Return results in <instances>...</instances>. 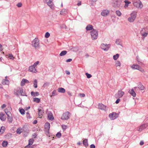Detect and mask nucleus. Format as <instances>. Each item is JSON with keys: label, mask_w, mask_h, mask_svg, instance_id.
Instances as JSON below:
<instances>
[{"label": "nucleus", "mask_w": 148, "mask_h": 148, "mask_svg": "<svg viewBox=\"0 0 148 148\" xmlns=\"http://www.w3.org/2000/svg\"><path fill=\"white\" fill-rule=\"evenodd\" d=\"M6 107V105L5 104H3L1 106V108L3 109Z\"/></svg>", "instance_id": "nucleus-62"}, {"label": "nucleus", "mask_w": 148, "mask_h": 148, "mask_svg": "<svg viewBox=\"0 0 148 148\" xmlns=\"http://www.w3.org/2000/svg\"><path fill=\"white\" fill-rule=\"evenodd\" d=\"M144 143L143 141H141L140 143V145H142L144 144Z\"/></svg>", "instance_id": "nucleus-61"}, {"label": "nucleus", "mask_w": 148, "mask_h": 148, "mask_svg": "<svg viewBox=\"0 0 148 148\" xmlns=\"http://www.w3.org/2000/svg\"><path fill=\"white\" fill-rule=\"evenodd\" d=\"M7 119L8 121L10 123L12 122L13 119L12 116L9 117H7Z\"/></svg>", "instance_id": "nucleus-36"}, {"label": "nucleus", "mask_w": 148, "mask_h": 148, "mask_svg": "<svg viewBox=\"0 0 148 148\" xmlns=\"http://www.w3.org/2000/svg\"><path fill=\"white\" fill-rule=\"evenodd\" d=\"M86 75L88 78H89L92 77V75L90 74H88V73H86Z\"/></svg>", "instance_id": "nucleus-48"}, {"label": "nucleus", "mask_w": 148, "mask_h": 148, "mask_svg": "<svg viewBox=\"0 0 148 148\" xmlns=\"http://www.w3.org/2000/svg\"><path fill=\"white\" fill-rule=\"evenodd\" d=\"M34 140L33 139H30L29 141L28 145H32L33 144Z\"/></svg>", "instance_id": "nucleus-39"}, {"label": "nucleus", "mask_w": 148, "mask_h": 148, "mask_svg": "<svg viewBox=\"0 0 148 148\" xmlns=\"http://www.w3.org/2000/svg\"><path fill=\"white\" fill-rule=\"evenodd\" d=\"M22 5V4L21 3H18L16 5V6L18 7H21Z\"/></svg>", "instance_id": "nucleus-53"}, {"label": "nucleus", "mask_w": 148, "mask_h": 148, "mask_svg": "<svg viewBox=\"0 0 148 148\" xmlns=\"http://www.w3.org/2000/svg\"><path fill=\"white\" fill-rule=\"evenodd\" d=\"M14 92L17 95H19L23 96L24 95V93H23V89L22 88H18L17 89L14 90Z\"/></svg>", "instance_id": "nucleus-4"}, {"label": "nucleus", "mask_w": 148, "mask_h": 148, "mask_svg": "<svg viewBox=\"0 0 148 148\" xmlns=\"http://www.w3.org/2000/svg\"><path fill=\"white\" fill-rule=\"evenodd\" d=\"M90 148H95V146L93 144H92L90 145Z\"/></svg>", "instance_id": "nucleus-57"}, {"label": "nucleus", "mask_w": 148, "mask_h": 148, "mask_svg": "<svg viewBox=\"0 0 148 148\" xmlns=\"http://www.w3.org/2000/svg\"><path fill=\"white\" fill-rule=\"evenodd\" d=\"M37 81L36 79H35L34 81V86L35 88H37Z\"/></svg>", "instance_id": "nucleus-35"}, {"label": "nucleus", "mask_w": 148, "mask_h": 148, "mask_svg": "<svg viewBox=\"0 0 148 148\" xmlns=\"http://www.w3.org/2000/svg\"><path fill=\"white\" fill-rule=\"evenodd\" d=\"M120 99H118L115 102V103L116 104H118L119 102V101H120Z\"/></svg>", "instance_id": "nucleus-59"}, {"label": "nucleus", "mask_w": 148, "mask_h": 148, "mask_svg": "<svg viewBox=\"0 0 148 148\" xmlns=\"http://www.w3.org/2000/svg\"><path fill=\"white\" fill-rule=\"evenodd\" d=\"M119 56L118 54H116V55H114L113 56V58L114 60H116L119 58Z\"/></svg>", "instance_id": "nucleus-37"}, {"label": "nucleus", "mask_w": 148, "mask_h": 148, "mask_svg": "<svg viewBox=\"0 0 148 148\" xmlns=\"http://www.w3.org/2000/svg\"><path fill=\"white\" fill-rule=\"evenodd\" d=\"M48 116L49 119L51 120H52L54 119V118L51 113L48 114Z\"/></svg>", "instance_id": "nucleus-27"}, {"label": "nucleus", "mask_w": 148, "mask_h": 148, "mask_svg": "<svg viewBox=\"0 0 148 148\" xmlns=\"http://www.w3.org/2000/svg\"><path fill=\"white\" fill-rule=\"evenodd\" d=\"M65 73L67 75H69V74H70V72L69 71H65Z\"/></svg>", "instance_id": "nucleus-63"}, {"label": "nucleus", "mask_w": 148, "mask_h": 148, "mask_svg": "<svg viewBox=\"0 0 148 148\" xmlns=\"http://www.w3.org/2000/svg\"><path fill=\"white\" fill-rule=\"evenodd\" d=\"M143 30L141 31V34L143 36L146 37L147 36V33L146 32H143Z\"/></svg>", "instance_id": "nucleus-34"}, {"label": "nucleus", "mask_w": 148, "mask_h": 148, "mask_svg": "<svg viewBox=\"0 0 148 148\" xmlns=\"http://www.w3.org/2000/svg\"><path fill=\"white\" fill-rule=\"evenodd\" d=\"M128 92L133 97H135L136 96V94L134 91V89H132L130 90H129Z\"/></svg>", "instance_id": "nucleus-21"}, {"label": "nucleus", "mask_w": 148, "mask_h": 148, "mask_svg": "<svg viewBox=\"0 0 148 148\" xmlns=\"http://www.w3.org/2000/svg\"><path fill=\"white\" fill-rule=\"evenodd\" d=\"M136 58V60L138 63L139 64H142V62L140 61V59H139L138 57L137 56Z\"/></svg>", "instance_id": "nucleus-42"}, {"label": "nucleus", "mask_w": 148, "mask_h": 148, "mask_svg": "<svg viewBox=\"0 0 148 148\" xmlns=\"http://www.w3.org/2000/svg\"><path fill=\"white\" fill-rule=\"evenodd\" d=\"M110 46V44H104L103 43L101 45V48L104 51H107L108 50Z\"/></svg>", "instance_id": "nucleus-9"}, {"label": "nucleus", "mask_w": 148, "mask_h": 148, "mask_svg": "<svg viewBox=\"0 0 148 148\" xmlns=\"http://www.w3.org/2000/svg\"><path fill=\"white\" fill-rule=\"evenodd\" d=\"M147 127V125L145 124H144L140 125L138 128V130L139 131H141L143 130L145 128Z\"/></svg>", "instance_id": "nucleus-18"}, {"label": "nucleus", "mask_w": 148, "mask_h": 148, "mask_svg": "<svg viewBox=\"0 0 148 148\" xmlns=\"http://www.w3.org/2000/svg\"><path fill=\"white\" fill-rule=\"evenodd\" d=\"M124 92L121 90H119L117 93L115 95V97L116 98H120L123 95Z\"/></svg>", "instance_id": "nucleus-11"}, {"label": "nucleus", "mask_w": 148, "mask_h": 148, "mask_svg": "<svg viewBox=\"0 0 148 148\" xmlns=\"http://www.w3.org/2000/svg\"><path fill=\"white\" fill-rule=\"evenodd\" d=\"M29 71L33 73H35L37 72V71L36 69V68L32 65L29 67Z\"/></svg>", "instance_id": "nucleus-12"}, {"label": "nucleus", "mask_w": 148, "mask_h": 148, "mask_svg": "<svg viewBox=\"0 0 148 148\" xmlns=\"http://www.w3.org/2000/svg\"><path fill=\"white\" fill-rule=\"evenodd\" d=\"M124 2L125 3V5H124V7L125 8H126L127 7L129 4L131 3L130 2L126 1V0L124 1Z\"/></svg>", "instance_id": "nucleus-30"}, {"label": "nucleus", "mask_w": 148, "mask_h": 148, "mask_svg": "<svg viewBox=\"0 0 148 148\" xmlns=\"http://www.w3.org/2000/svg\"><path fill=\"white\" fill-rule=\"evenodd\" d=\"M8 56V57L10 59L13 60L14 58L13 57V55L11 54H9Z\"/></svg>", "instance_id": "nucleus-46"}, {"label": "nucleus", "mask_w": 148, "mask_h": 148, "mask_svg": "<svg viewBox=\"0 0 148 148\" xmlns=\"http://www.w3.org/2000/svg\"><path fill=\"white\" fill-rule=\"evenodd\" d=\"M0 119L2 121H5L6 119V116L3 113L0 114Z\"/></svg>", "instance_id": "nucleus-25"}, {"label": "nucleus", "mask_w": 148, "mask_h": 148, "mask_svg": "<svg viewBox=\"0 0 148 148\" xmlns=\"http://www.w3.org/2000/svg\"><path fill=\"white\" fill-rule=\"evenodd\" d=\"M44 2L46 3L53 10L54 8V5L52 1L49 0H45Z\"/></svg>", "instance_id": "nucleus-7"}, {"label": "nucleus", "mask_w": 148, "mask_h": 148, "mask_svg": "<svg viewBox=\"0 0 148 148\" xmlns=\"http://www.w3.org/2000/svg\"><path fill=\"white\" fill-rule=\"evenodd\" d=\"M56 136L57 137L59 138H60V136H61V134L60 132H58L56 134Z\"/></svg>", "instance_id": "nucleus-49"}, {"label": "nucleus", "mask_w": 148, "mask_h": 148, "mask_svg": "<svg viewBox=\"0 0 148 148\" xmlns=\"http://www.w3.org/2000/svg\"><path fill=\"white\" fill-rule=\"evenodd\" d=\"M22 132L21 130L19 129H17L16 130V133L17 134H20Z\"/></svg>", "instance_id": "nucleus-52"}, {"label": "nucleus", "mask_w": 148, "mask_h": 148, "mask_svg": "<svg viewBox=\"0 0 148 148\" xmlns=\"http://www.w3.org/2000/svg\"><path fill=\"white\" fill-rule=\"evenodd\" d=\"M91 38L92 40L97 39L98 35V31L95 29H93L90 32Z\"/></svg>", "instance_id": "nucleus-1"}, {"label": "nucleus", "mask_w": 148, "mask_h": 148, "mask_svg": "<svg viewBox=\"0 0 148 148\" xmlns=\"http://www.w3.org/2000/svg\"><path fill=\"white\" fill-rule=\"evenodd\" d=\"M62 127L63 129L65 130L67 128V126L64 125H62Z\"/></svg>", "instance_id": "nucleus-54"}, {"label": "nucleus", "mask_w": 148, "mask_h": 148, "mask_svg": "<svg viewBox=\"0 0 148 148\" xmlns=\"http://www.w3.org/2000/svg\"><path fill=\"white\" fill-rule=\"evenodd\" d=\"M6 114L7 116V117H9L12 116V114L10 112L7 111V112H6Z\"/></svg>", "instance_id": "nucleus-47"}, {"label": "nucleus", "mask_w": 148, "mask_h": 148, "mask_svg": "<svg viewBox=\"0 0 148 148\" xmlns=\"http://www.w3.org/2000/svg\"><path fill=\"white\" fill-rule=\"evenodd\" d=\"M69 114V112L68 111H67L63 113L61 117V119L62 120H68L70 116Z\"/></svg>", "instance_id": "nucleus-8"}, {"label": "nucleus", "mask_w": 148, "mask_h": 148, "mask_svg": "<svg viewBox=\"0 0 148 148\" xmlns=\"http://www.w3.org/2000/svg\"><path fill=\"white\" fill-rule=\"evenodd\" d=\"M7 77L6 76L5 78L2 81V84L3 85H8L9 84V81L7 79Z\"/></svg>", "instance_id": "nucleus-17"}, {"label": "nucleus", "mask_w": 148, "mask_h": 148, "mask_svg": "<svg viewBox=\"0 0 148 148\" xmlns=\"http://www.w3.org/2000/svg\"><path fill=\"white\" fill-rule=\"evenodd\" d=\"M137 12L135 11H133L130 15V16L128 18L129 21L132 22L134 21L136 18Z\"/></svg>", "instance_id": "nucleus-3"}, {"label": "nucleus", "mask_w": 148, "mask_h": 148, "mask_svg": "<svg viewBox=\"0 0 148 148\" xmlns=\"http://www.w3.org/2000/svg\"><path fill=\"white\" fill-rule=\"evenodd\" d=\"M5 130V127L3 126L1 127L0 130V134H3Z\"/></svg>", "instance_id": "nucleus-32"}, {"label": "nucleus", "mask_w": 148, "mask_h": 148, "mask_svg": "<svg viewBox=\"0 0 148 148\" xmlns=\"http://www.w3.org/2000/svg\"><path fill=\"white\" fill-rule=\"evenodd\" d=\"M133 4L134 5L136 8L141 9L143 7V5L140 0H133Z\"/></svg>", "instance_id": "nucleus-2"}, {"label": "nucleus", "mask_w": 148, "mask_h": 148, "mask_svg": "<svg viewBox=\"0 0 148 148\" xmlns=\"http://www.w3.org/2000/svg\"><path fill=\"white\" fill-rule=\"evenodd\" d=\"M138 70H139L142 73H143L144 72V70L143 69H142L140 67V68H139V69H138Z\"/></svg>", "instance_id": "nucleus-55"}, {"label": "nucleus", "mask_w": 148, "mask_h": 148, "mask_svg": "<svg viewBox=\"0 0 148 148\" xmlns=\"http://www.w3.org/2000/svg\"><path fill=\"white\" fill-rule=\"evenodd\" d=\"M49 83L46 82L44 83L43 86V87L44 88H45L46 87L48 86L49 85Z\"/></svg>", "instance_id": "nucleus-40"}, {"label": "nucleus", "mask_w": 148, "mask_h": 148, "mask_svg": "<svg viewBox=\"0 0 148 148\" xmlns=\"http://www.w3.org/2000/svg\"><path fill=\"white\" fill-rule=\"evenodd\" d=\"M116 14L118 16H120L121 14V13L120 11L119 10H117L116 11Z\"/></svg>", "instance_id": "nucleus-41"}, {"label": "nucleus", "mask_w": 148, "mask_h": 148, "mask_svg": "<svg viewBox=\"0 0 148 148\" xmlns=\"http://www.w3.org/2000/svg\"><path fill=\"white\" fill-rule=\"evenodd\" d=\"M31 95L33 97H36L38 96L39 95V92H38L32 91L31 93Z\"/></svg>", "instance_id": "nucleus-23"}, {"label": "nucleus", "mask_w": 148, "mask_h": 148, "mask_svg": "<svg viewBox=\"0 0 148 148\" xmlns=\"http://www.w3.org/2000/svg\"><path fill=\"white\" fill-rule=\"evenodd\" d=\"M38 113L39 118H41L42 116L44 113L43 110L42 108H38Z\"/></svg>", "instance_id": "nucleus-16"}, {"label": "nucleus", "mask_w": 148, "mask_h": 148, "mask_svg": "<svg viewBox=\"0 0 148 148\" xmlns=\"http://www.w3.org/2000/svg\"><path fill=\"white\" fill-rule=\"evenodd\" d=\"M138 88L142 90L144 89L145 87L141 83H139L138 84V87H135L134 88L135 90H138Z\"/></svg>", "instance_id": "nucleus-13"}, {"label": "nucleus", "mask_w": 148, "mask_h": 148, "mask_svg": "<svg viewBox=\"0 0 148 148\" xmlns=\"http://www.w3.org/2000/svg\"><path fill=\"white\" fill-rule=\"evenodd\" d=\"M8 145V142L6 141H4L2 143V145L3 147H6Z\"/></svg>", "instance_id": "nucleus-31"}, {"label": "nucleus", "mask_w": 148, "mask_h": 148, "mask_svg": "<svg viewBox=\"0 0 148 148\" xmlns=\"http://www.w3.org/2000/svg\"><path fill=\"white\" fill-rule=\"evenodd\" d=\"M61 28L66 29V27L65 26V25H63L61 26Z\"/></svg>", "instance_id": "nucleus-58"}, {"label": "nucleus", "mask_w": 148, "mask_h": 148, "mask_svg": "<svg viewBox=\"0 0 148 148\" xmlns=\"http://www.w3.org/2000/svg\"><path fill=\"white\" fill-rule=\"evenodd\" d=\"M40 99L37 98H35L33 99V101L34 102H35L37 103H38L40 102Z\"/></svg>", "instance_id": "nucleus-33"}, {"label": "nucleus", "mask_w": 148, "mask_h": 148, "mask_svg": "<svg viewBox=\"0 0 148 148\" xmlns=\"http://www.w3.org/2000/svg\"><path fill=\"white\" fill-rule=\"evenodd\" d=\"M109 11L107 10H104L101 12V15L104 16H107L109 13Z\"/></svg>", "instance_id": "nucleus-14"}, {"label": "nucleus", "mask_w": 148, "mask_h": 148, "mask_svg": "<svg viewBox=\"0 0 148 148\" xmlns=\"http://www.w3.org/2000/svg\"><path fill=\"white\" fill-rule=\"evenodd\" d=\"M131 68L134 69H138L140 68V66L137 64H134L131 66Z\"/></svg>", "instance_id": "nucleus-22"}, {"label": "nucleus", "mask_w": 148, "mask_h": 148, "mask_svg": "<svg viewBox=\"0 0 148 148\" xmlns=\"http://www.w3.org/2000/svg\"><path fill=\"white\" fill-rule=\"evenodd\" d=\"M67 94L69 95L70 96H72V94L71 92L69 91H68L67 92Z\"/></svg>", "instance_id": "nucleus-64"}, {"label": "nucleus", "mask_w": 148, "mask_h": 148, "mask_svg": "<svg viewBox=\"0 0 148 148\" xmlns=\"http://www.w3.org/2000/svg\"><path fill=\"white\" fill-rule=\"evenodd\" d=\"M98 107L100 109L106 110V106L102 103H99L98 104Z\"/></svg>", "instance_id": "nucleus-19"}, {"label": "nucleus", "mask_w": 148, "mask_h": 148, "mask_svg": "<svg viewBox=\"0 0 148 148\" xmlns=\"http://www.w3.org/2000/svg\"><path fill=\"white\" fill-rule=\"evenodd\" d=\"M109 117L110 119L113 120L116 119L118 117V115L115 112H113L109 114Z\"/></svg>", "instance_id": "nucleus-10"}, {"label": "nucleus", "mask_w": 148, "mask_h": 148, "mask_svg": "<svg viewBox=\"0 0 148 148\" xmlns=\"http://www.w3.org/2000/svg\"><path fill=\"white\" fill-rule=\"evenodd\" d=\"M25 83H29V82L26 79H23L21 82V86H23L24 85Z\"/></svg>", "instance_id": "nucleus-20"}, {"label": "nucleus", "mask_w": 148, "mask_h": 148, "mask_svg": "<svg viewBox=\"0 0 148 148\" xmlns=\"http://www.w3.org/2000/svg\"><path fill=\"white\" fill-rule=\"evenodd\" d=\"M121 3V2L120 1L117 0H114L113 1L112 3V5L115 8H119L120 6Z\"/></svg>", "instance_id": "nucleus-6"}, {"label": "nucleus", "mask_w": 148, "mask_h": 148, "mask_svg": "<svg viewBox=\"0 0 148 148\" xmlns=\"http://www.w3.org/2000/svg\"><path fill=\"white\" fill-rule=\"evenodd\" d=\"M38 63L39 62L38 61H37L35 63H34V64L32 65V66L36 68V66L38 64Z\"/></svg>", "instance_id": "nucleus-51"}, {"label": "nucleus", "mask_w": 148, "mask_h": 148, "mask_svg": "<svg viewBox=\"0 0 148 148\" xmlns=\"http://www.w3.org/2000/svg\"><path fill=\"white\" fill-rule=\"evenodd\" d=\"M19 112H20L21 114L22 115L24 114H25V111L23 109H20Z\"/></svg>", "instance_id": "nucleus-44"}, {"label": "nucleus", "mask_w": 148, "mask_h": 148, "mask_svg": "<svg viewBox=\"0 0 148 148\" xmlns=\"http://www.w3.org/2000/svg\"><path fill=\"white\" fill-rule=\"evenodd\" d=\"M66 11L65 10H62L60 11V14L61 15H64V14H66Z\"/></svg>", "instance_id": "nucleus-45"}, {"label": "nucleus", "mask_w": 148, "mask_h": 148, "mask_svg": "<svg viewBox=\"0 0 148 148\" xmlns=\"http://www.w3.org/2000/svg\"><path fill=\"white\" fill-rule=\"evenodd\" d=\"M58 91L59 92L64 93L65 92V90L62 88H59L58 89Z\"/></svg>", "instance_id": "nucleus-24"}, {"label": "nucleus", "mask_w": 148, "mask_h": 148, "mask_svg": "<svg viewBox=\"0 0 148 148\" xmlns=\"http://www.w3.org/2000/svg\"><path fill=\"white\" fill-rule=\"evenodd\" d=\"M32 45L35 48L38 47L39 46V42L38 39L35 38L32 42Z\"/></svg>", "instance_id": "nucleus-5"}, {"label": "nucleus", "mask_w": 148, "mask_h": 148, "mask_svg": "<svg viewBox=\"0 0 148 148\" xmlns=\"http://www.w3.org/2000/svg\"><path fill=\"white\" fill-rule=\"evenodd\" d=\"M79 95L81 97H84L85 96V94L84 93H80Z\"/></svg>", "instance_id": "nucleus-56"}, {"label": "nucleus", "mask_w": 148, "mask_h": 148, "mask_svg": "<svg viewBox=\"0 0 148 148\" xmlns=\"http://www.w3.org/2000/svg\"><path fill=\"white\" fill-rule=\"evenodd\" d=\"M67 52L66 51L64 50L62 51L60 54L59 55L60 56H63L65 55L67 53Z\"/></svg>", "instance_id": "nucleus-28"}, {"label": "nucleus", "mask_w": 148, "mask_h": 148, "mask_svg": "<svg viewBox=\"0 0 148 148\" xmlns=\"http://www.w3.org/2000/svg\"><path fill=\"white\" fill-rule=\"evenodd\" d=\"M86 29L87 30L89 31L92 30L93 29V27L91 25H88L86 26Z\"/></svg>", "instance_id": "nucleus-26"}, {"label": "nucleus", "mask_w": 148, "mask_h": 148, "mask_svg": "<svg viewBox=\"0 0 148 148\" xmlns=\"http://www.w3.org/2000/svg\"><path fill=\"white\" fill-rule=\"evenodd\" d=\"M72 61V59H69L66 60V62H71Z\"/></svg>", "instance_id": "nucleus-60"}, {"label": "nucleus", "mask_w": 148, "mask_h": 148, "mask_svg": "<svg viewBox=\"0 0 148 148\" xmlns=\"http://www.w3.org/2000/svg\"><path fill=\"white\" fill-rule=\"evenodd\" d=\"M52 95L50 96V97H51L52 96H55L57 95L56 93V90H54L52 93Z\"/></svg>", "instance_id": "nucleus-38"}, {"label": "nucleus", "mask_w": 148, "mask_h": 148, "mask_svg": "<svg viewBox=\"0 0 148 148\" xmlns=\"http://www.w3.org/2000/svg\"><path fill=\"white\" fill-rule=\"evenodd\" d=\"M115 66L116 67L118 66H120L121 63L119 61H117L115 63Z\"/></svg>", "instance_id": "nucleus-43"}, {"label": "nucleus", "mask_w": 148, "mask_h": 148, "mask_svg": "<svg viewBox=\"0 0 148 148\" xmlns=\"http://www.w3.org/2000/svg\"><path fill=\"white\" fill-rule=\"evenodd\" d=\"M83 145L87 147L88 146V140L87 139H85L83 142Z\"/></svg>", "instance_id": "nucleus-29"}, {"label": "nucleus", "mask_w": 148, "mask_h": 148, "mask_svg": "<svg viewBox=\"0 0 148 148\" xmlns=\"http://www.w3.org/2000/svg\"><path fill=\"white\" fill-rule=\"evenodd\" d=\"M50 35V34L49 32H47L45 34V37L46 38H48L49 37Z\"/></svg>", "instance_id": "nucleus-50"}, {"label": "nucleus", "mask_w": 148, "mask_h": 148, "mask_svg": "<svg viewBox=\"0 0 148 148\" xmlns=\"http://www.w3.org/2000/svg\"><path fill=\"white\" fill-rule=\"evenodd\" d=\"M50 123H45V131L47 133L49 132V129L50 128Z\"/></svg>", "instance_id": "nucleus-15"}]
</instances>
